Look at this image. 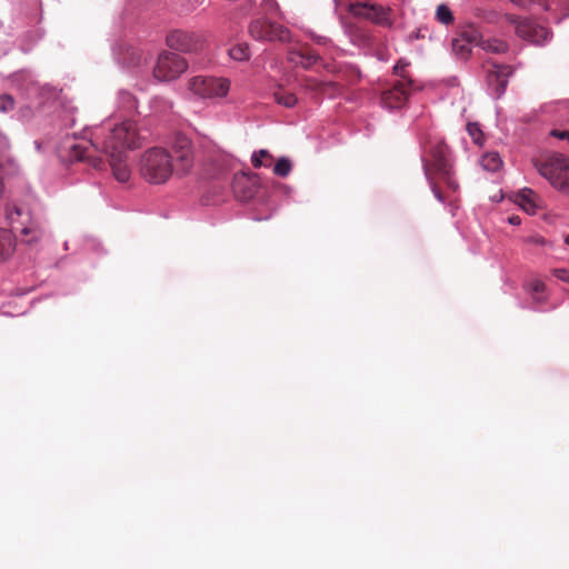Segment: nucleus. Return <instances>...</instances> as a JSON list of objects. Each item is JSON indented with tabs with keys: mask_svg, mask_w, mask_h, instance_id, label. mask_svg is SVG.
Instances as JSON below:
<instances>
[{
	"mask_svg": "<svg viewBox=\"0 0 569 569\" xmlns=\"http://www.w3.org/2000/svg\"><path fill=\"white\" fill-rule=\"evenodd\" d=\"M319 59V56L311 50L310 48L303 47L299 50H292L289 53V60L301 66L305 69L313 66Z\"/></svg>",
	"mask_w": 569,
	"mask_h": 569,
	"instance_id": "obj_19",
	"label": "nucleus"
},
{
	"mask_svg": "<svg viewBox=\"0 0 569 569\" xmlns=\"http://www.w3.org/2000/svg\"><path fill=\"white\" fill-rule=\"evenodd\" d=\"M274 100L287 108H291L297 103V98L293 93L284 91V90H278L274 92Z\"/></svg>",
	"mask_w": 569,
	"mask_h": 569,
	"instance_id": "obj_30",
	"label": "nucleus"
},
{
	"mask_svg": "<svg viewBox=\"0 0 569 569\" xmlns=\"http://www.w3.org/2000/svg\"><path fill=\"white\" fill-rule=\"evenodd\" d=\"M272 156L269 153L268 150H260L258 152H254L251 158V163L254 168H261V167H270L272 163Z\"/></svg>",
	"mask_w": 569,
	"mask_h": 569,
	"instance_id": "obj_28",
	"label": "nucleus"
},
{
	"mask_svg": "<svg viewBox=\"0 0 569 569\" xmlns=\"http://www.w3.org/2000/svg\"><path fill=\"white\" fill-rule=\"evenodd\" d=\"M292 169L291 162L287 158H280L273 168V173L279 177H287Z\"/></svg>",
	"mask_w": 569,
	"mask_h": 569,
	"instance_id": "obj_31",
	"label": "nucleus"
},
{
	"mask_svg": "<svg viewBox=\"0 0 569 569\" xmlns=\"http://www.w3.org/2000/svg\"><path fill=\"white\" fill-rule=\"evenodd\" d=\"M229 56L236 61H247L250 58L249 46L244 42L237 43L229 49Z\"/></svg>",
	"mask_w": 569,
	"mask_h": 569,
	"instance_id": "obj_26",
	"label": "nucleus"
},
{
	"mask_svg": "<svg viewBox=\"0 0 569 569\" xmlns=\"http://www.w3.org/2000/svg\"><path fill=\"white\" fill-rule=\"evenodd\" d=\"M553 276L565 282H569V270L567 269H553Z\"/></svg>",
	"mask_w": 569,
	"mask_h": 569,
	"instance_id": "obj_35",
	"label": "nucleus"
},
{
	"mask_svg": "<svg viewBox=\"0 0 569 569\" xmlns=\"http://www.w3.org/2000/svg\"><path fill=\"white\" fill-rule=\"evenodd\" d=\"M172 154L167 148L154 146L149 148L140 159L139 171L144 180L159 184L166 182L173 172Z\"/></svg>",
	"mask_w": 569,
	"mask_h": 569,
	"instance_id": "obj_1",
	"label": "nucleus"
},
{
	"mask_svg": "<svg viewBox=\"0 0 569 569\" xmlns=\"http://www.w3.org/2000/svg\"><path fill=\"white\" fill-rule=\"evenodd\" d=\"M536 193L531 189H522L516 197V202L529 214L537 211Z\"/></svg>",
	"mask_w": 569,
	"mask_h": 569,
	"instance_id": "obj_22",
	"label": "nucleus"
},
{
	"mask_svg": "<svg viewBox=\"0 0 569 569\" xmlns=\"http://www.w3.org/2000/svg\"><path fill=\"white\" fill-rule=\"evenodd\" d=\"M53 152L61 163H72L76 161L87 162L93 168H101L103 161L100 157L98 144H51Z\"/></svg>",
	"mask_w": 569,
	"mask_h": 569,
	"instance_id": "obj_4",
	"label": "nucleus"
},
{
	"mask_svg": "<svg viewBox=\"0 0 569 569\" xmlns=\"http://www.w3.org/2000/svg\"><path fill=\"white\" fill-rule=\"evenodd\" d=\"M408 67V62H405L402 60H399L397 64L395 66V73L401 77L403 76L405 69Z\"/></svg>",
	"mask_w": 569,
	"mask_h": 569,
	"instance_id": "obj_36",
	"label": "nucleus"
},
{
	"mask_svg": "<svg viewBox=\"0 0 569 569\" xmlns=\"http://www.w3.org/2000/svg\"><path fill=\"white\" fill-rule=\"evenodd\" d=\"M357 19L367 20L376 26L390 29L393 26V10L390 7L370 1H353L346 7Z\"/></svg>",
	"mask_w": 569,
	"mask_h": 569,
	"instance_id": "obj_3",
	"label": "nucleus"
},
{
	"mask_svg": "<svg viewBox=\"0 0 569 569\" xmlns=\"http://www.w3.org/2000/svg\"><path fill=\"white\" fill-rule=\"evenodd\" d=\"M528 289L532 296V300L537 305H541L546 301L545 290L546 284L539 280L535 279L531 282L528 283Z\"/></svg>",
	"mask_w": 569,
	"mask_h": 569,
	"instance_id": "obj_24",
	"label": "nucleus"
},
{
	"mask_svg": "<svg viewBox=\"0 0 569 569\" xmlns=\"http://www.w3.org/2000/svg\"><path fill=\"white\" fill-rule=\"evenodd\" d=\"M480 31L475 24L462 27L457 37L452 40L453 53L462 60H467L471 56L472 47L479 44Z\"/></svg>",
	"mask_w": 569,
	"mask_h": 569,
	"instance_id": "obj_10",
	"label": "nucleus"
},
{
	"mask_svg": "<svg viewBox=\"0 0 569 569\" xmlns=\"http://www.w3.org/2000/svg\"><path fill=\"white\" fill-rule=\"evenodd\" d=\"M521 242L525 244L528 252L535 256H543L548 250L553 248L552 241L535 231L521 237Z\"/></svg>",
	"mask_w": 569,
	"mask_h": 569,
	"instance_id": "obj_17",
	"label": "nucleus"
},
{
	"mask_svg": "<svg viewBox=\"0 0 569 569\" xmlns=\"http://www.w3.org/2000/svg\"><path fill=\"white\" fill-rule=\"evenodd\" d=\"M188 88L201 98H214L227 96L230 82L223 78L197 76L189 80Z\"/></svg>",
	"mask_w": 569,
	"mask_h": 569,
	"instance_id": "obj_9",
	"label": "nucleus"
},
{
	"mask_svg": "<svg viewBox=\"0 0 569 569\" xmlns=\"http://www.w3.org/2000/svg\"><path fill=\"white\" fill-rule=\"evenodd\" d=\"M188 68L184 58L174 52H162L153 69V76L159 81H172L179 78Z\"/></svg>",
	"mask_w": 569,
	"mask_h": 569,
	"instance_id": "obj_6",
	"label": "nucleus"
},
{
	"mask_svg": "<svg viewBox=\"0 0 569 569\" xmlns=\"http://www.w3.org/2000/svg\"><path fill=\"white\" fill-rule=\"evenodd\" d=\"M14 99L10 94L0 96V112H8L14 108Z\"/></svg>",
	"mask_w": 569,
	"mask_h": 569,
	"instance_id": "obj_33",
	"label": "nucleus"
},
{
	"mask_svg": "<svg viewBox=\"0 0 569 569\" xmlns=\"http://www.w3.org/2000/svg\"><path fill=\"white\" fill-rule=\"evenodd\" d=\"M21 234L24 237V241L33 243L39 241L43 236V230L37 223H31L28 227L22 228Z\"/></svg>",
	"mask_w": 569,
	"mask_h": 569,
	"instance_id": "obj_25",
	"label": "nucleus"
},
{
	"mask_svg": "<svg viewBox=\"0 0 569 569\" xmlns=\"http://www.w3.org/2000/svg\"><path fill=\"white\" fill-rule=\"evenodd\" d=\"M532 163L552 188L569 196V156L553 153L547 158L533 159Z\"/></svg>",
	"mask_w": 569,
	"mask_h": 569,
	"instance_id": "obj_2",
	"label": "nucleus"
},
{
	"mask_svg": "<svg viewBox=\"0 0 569 569\" xmlns=\"http://www.w3.org/2000/svg\"><path fill=\"white\" fill-rule=\"evenodd\" d=\"M480 166L487 171H498L502 167V160L498 152H486L479 160Z\"/></svg>",
	"mask_w": 569,
	"mask_h": 569,
	"instance_id": "obj_23",
	"label": "nucleus"
},
{
	"mask_svg": "<svg viewBox=\"0 0 569 569\" xmlns=\"http://www.w3.org/2000/svg\"><path fill=\"white\" fill-rule=\"evenodd\" d=\"M432 192L439 201L442 202L445 200L443 194L435 183H432Z\"/></svg>",
	"mask_w": 569,
	"mask_h": 569,
	"instance_id": "obj_37",
	"label": "nucleus"
},
{
	"mask_svg": "<svg viewBox=\"0 0 569 569\" xmlns=\"http://www.w3.org/2000/svg\"><path fill=\"white\" fill-rule=\"evenodd\" d=\"M167 44L171 49L182 52H197L202 49L201 37L191 31L174 30L167 36Z\"/></svg>",
	"mask_w": 569,
	"mask_h": 569,
	"instance_id": "obj_12",
	"label": "nucleus"
},
{
	"mask_svg": "<svg viewBox=\"0 0 569 569\" xmlns=\"http://www.w3.org/2000/svg\"><path fill=\"white\" fill-rule=\"evenodd\" d=\"M16 251V238L11 231L0 228V263L7 261Z\"/></svg>",
	"mask_w": 569,
	"mask_h": 569,
	"instance_id": "obj_20",
	"label": "nucleus"
},
{
	"mask_svg": "<svg viewBox=\"0 0 569 569\" xmlns=\"http://www.w3.org/2000/svg\"><path fill=\"white\" fill-rule=\"evenodd\" d=\"M111 134L114 142H141L148 139L142 131L138 130L136 122L131 120L114 126Z\"/></svg>",
	"mask_w": 569,
	"mask_h": 569,
	"instance_id": "obj_14",
	"label": "nucleus"
},
{
	"mask_svg": "<svg viewBox=\"0 0 569 569\" xmlns=\"http://www.w3.org/2000/svg\"><path fill=\"white\" fill-rule=\"evenodd\" d=\"M467 132L472 139V142H482L486 139L483 131L480 128V124L477 122H469L467 124Z\"/></svg>",
	"mask_w": 569,
	"mask_h": 569,
	"instance_id": "obj_32",
	"label": "nucleus"
},
{
	"mask_svg": "<svg viewBox=\"0 0 569 569\" xmlns=\"http://www.w3.org/2000/svg\"><path fill=\"white\" fill-rule=\"evenodd\" d=\"M509 26H513L516 33L519 38H522L533 44H542L548 41L551 37L550 31L535 21L523 19L520 20L515 14H507L505 17Z\"/></svg>",
	"mask_w": 569,
	"mask_h": 569,
	"instance_id": "obj_7",
	"label": "nucleus"
},
{
	"mask_svg": "<svg viewBox=\"0 0 569 569\" xmlns=\"http://www.w3.org/2000/svg\"><path fill=\"white\" fill-rule=\"evenodd\" d=\"M6 163V158H4V154H3V150L0 149V167H3Z\"/></svg>",
	"mask_w": 569,
	"mask_h": 569,
	"instance_id": "obj_40",
	"label": "nucleus"
},
{
	"mask_svg": "<svg viewBox=\"0 0 569 569\" xmlns=\"http://www.w3.org/2000/svg\"><path fill=\"white\" fill-rule=\"evenodd\" d=\"M249 32L252 38L258 40H279L287 41L289 40L290 32L288 29L282 26L271 22L268 20L258 19L251 22L249 27Z\"/></svg>",
	"mask_w": 569,
	"mask_h": 569,
	"instance_id": "obj_11",
	"label": "nucleus"
},
{
	"mask_svg": "<svg viewBox=\"0 0 569 569\" xmlns=\"http://www.w3.org/2000/svg\"><path fill=\"white\" fill-rule=\"evenodd\" d=\"M508 222L510 224L518 226L521 223V219L519 216L512 214V216L508 217Z\"/></svg>",
	"mask_w": 569,
	"mask_h": 569,
	"instance_id": "obj_38",
	"label": "nucleus"
},
{
	"mask_svg": "<svg viewBox=\"0 0 569 569\" xmlns=\"http://www.w3.org/2000/svg\"><path fill=\"white\" fill-rule=\"evenodd\" d=\"M565 243L569 246V233L565 238Z\"/></svg>",
	"mask_w": 569,
	"mask_h": 569,
	"instance_id": "obj_42",
	"label": "nucleus"
},
{
	"mask_svg": "<svg viewBox=\"0 0 569 569\" xmlns=\"http://www.w3.org/2000/svg\"><path fill=\"white\" fill-rule=\"evenodd\" d=\"M3 191H4V182H3L2 177L0 176V199L2 198Z\"/></svg>",
	"mask_w": 569,
	"mask_h": 569,
	"instance_id": "obj_41",
	"label": "nucleus"
},
{
	"mask_svg": "<svg viewBox=\"0 0 569 569\" xmlns=\"http://www.w3.org/2000/svg\"><path fill=\"white\" fill-rule=\"evenodd\" d=\"M436 19L438 22L449 26L455 21L452 11L447 4H439L436 9Z\"/></svg>",
	"mask_w": 569,
	"mask_h": 569,
	"instance_id": "obj_29",
	"label": "nucleus"
},
{
	"mask_svg": "<svg viewBox=\"0 0 569 569\" xmlns=\"http://www.w3.org/2000/svg\"><path fill=\"white\" fill-rule=\"evenodd\" d=\"M13 212H14L18 217H19V216H21V209H20V208H18V207H13V211H10V212H9V217H10V219H12V213H13Z\"/></svg>",
	"mask_w": 569,
	"mask_h": 569,
	"instance_id": "obj_39",
	"label": "nucleus"
},
{
	"mask_svg": "<svg viewBox=\"0 0 569 569\" xmlns=\"http://www.w3.org/2000/svg\"><path fill=\"white\" fill-rule=\"evenodd\" d=\"M423 160L428 174L438 173L450 188L456 189L450 178L451 160L447 144H431Z\"/></svg>",
	"mask_w": 569,
	"mask_h": 569,
	"instance_id": "obj_5",
	"label": "nucleus"
},
{
	"mask_svg": "<svg viewBox=\"0 0 569 569\" xmlns=\"http://www.w3.org/2000/svg\"><path fill=\"white\" fill-rule=\"evenodd\" d=\"M478 47L481 48L486 52L495 53V54L506 53L509 48V46L506 41L498 39V38L483 39L481 33H480V40H479Z\"/></svg>",
	"mask_w": 569,
	"mask_h": 569,
	"instance_id": "obj_21",
	"label": "nucleus"
},
{
	"mask_svg": "<svg viewBox=\"0 0 569 569\" xmlns=\"http://www.w3.org/2000/svg\"><path fill=\"white\" fill-rule=\"evenodd\" d=\"M305 88L327 97H335L340 92V86L333 81H320L315 78L305 80Z\"/></svg>",
	"mask_w": 569,
	"mask_h": 569,
	"instance_id": "obj_18",
	"label": "nucleus"
},
{
	"mask_svg": "<svg viewBox=\"0 0 569 569\" xmlns=\"http://www.w3.org/2000/svg\"><path fill=\"white\" fill-rule=\"evenodd\" d=\"M409 83L398 81L391 88L381 92V103L389 109H399L408 99Z\"/></svg>",
	"mask_w": 569,
	"mask_h": 569,
	"instance_id": "obj_15",
	"label": "nucleus"
},
{
	"mask_svg": "<svg viewBox=\"0 0 569 569\" xmlns=\"http://www.w3.org/2000/svg\"><path fill=\"white\" fill-rule=\"evenodd\" d=\"M512 74V68L506 64H492V69L488 71V86L500 97L508 84V79Z\"/></svg>",
	"mask_w": 569,
	"mask_h": 569,
	"instance_id": "obj_16",
	"label": "nucleus"
},
{
	"mask_svg": "<svg viewBox=\"0 0 569 569\" xmlns=\"http://www.w3.org/2000/svg\"><path fill=\"white\" fill-rule=\"evenodd\" d=\"M549 136L555 139L569 140V129H553L549 132Z\"/></svg>",
	"mask_w": 569,
	"mask_h": 569,
	"instance_id": "obj_34",
	"label": "nucleus"
},
{
	"mask_svg": "<svg viewBox=\"0 0 569 569\" xmlns=\"http://www.w3.org/2000/svg\"><path fill=\"white\" fill-rule=\"evenodd\" d=\"M102 152L108 157L114 178L120 182H127L131 170L129 166L128 151L131 144H101Z\"/></svg>",
	"mask_w": 569,
	"mask_h": 569,
	"instance_id": "obj_8",
	"label": "nucleus"
},
{
	"mask_svg": "<svg viewBox=\"0 0 569 569\" xmlns=\"http://www.w3.org/2000/svg\"><path fill=\"white\" fill-rule=\"evenodd\" d=\"M167 150L172 154L173 171L186 174L194 163V150L192 144H168Z\"/></svg>",
	"mask_w": 569,
	"mask_h": 569,
	"instance_id": "obj_13",
	"label": "nucleus"
},
{
	"mask_svg": "<svg viewBox=\"0 0 569 569\" xmlns=\"http://www.w3.org/2000/svg\"><path fill=\"white\" fill-rule=\"evenodd\" d=\"M507 14H499L498 12L496 11H486V10H482V9H477L476 11V17L482 19L485 22H488V23H507V20L505 19Z\"/></svg>",
	"mask_w": 569,
	"mask_h": 569,
	"instance_id": "obj_27",
	"label": "nucleus"
}]
</instances>
